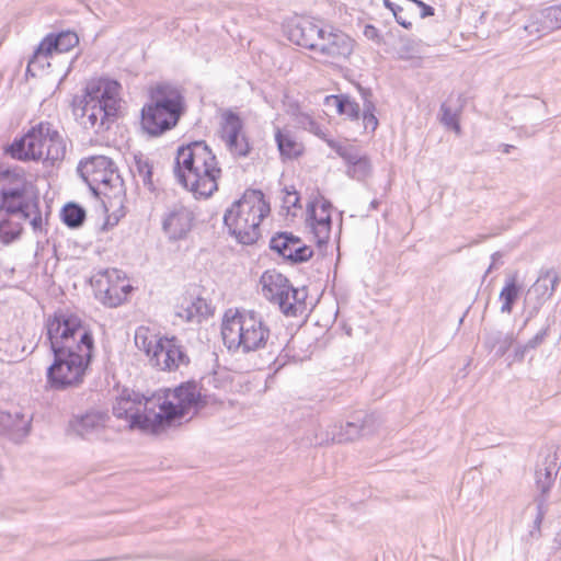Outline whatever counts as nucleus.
<instances>
[{"label": "nucleus", "mask_w": 561, "mask_h": 561, "mask_svg": "<svg viewBox=\"0 0 561 561\" xmlns=\"http://www.w3.org/2000/svg\"><path fill=\"white\" fill-rule=\"evenodd\" d=\"M37 53H44V55L51 56L53 53H57V42L55 36H46L36 48Z\"/></svg>", "instance_id": "nucleus-38"}, {"label": "nucleus", "mask_w": 561, "mask_h": 561, "mask_svg": "<svg viewBox=\"0 0 561 561\" xmlns=\"http://www.w3.org/2000/svg\"><path fill=\"white\" fill-rule=\"evenodd\" d=\"M485 16V12H483L480 16V19L482 20L483 18Z\"/></svg>", "instance_id": "nucleus-57"}, {"label": "nucleus", "mask_w": 561, "mask_h": 561, "mask_svg": "<svg viewBox=\"0 0 561 561\" xmlns=\"http://www.w3.org/2000/svg\"><path fill=\"white\" fill-rule=\"evenodd\" d=\"M55 38L57 42V53L68 51L79 42L77 34L72 32L60 33Z\"/></svg>", "instance_id": "nucleus-35"}, {"label": "nucleus", "mask_w": 561, "mask_h": 561, "mask_svg": "<svg viewBox=\"0 0 561 561\" xmlns=\"http://www.w3.org/2000/svg\"><path fill=\"white\" fill-rule=\"evenodd\" d=\"M194 221L193 211L183 206L174 205L169 209L162 220L163 231L171 240H180L186 237Z\"/></svg>", "instance_id": "nucleus-20"}, {"label": "nucleus", "mask_w": 561, "mask_h": 561, "mask_svg": "<svg viewBox=\"0 0 561 561\" xmlns=\"http://www.w3.org/2000/svg\"><path fill=\"white\" fill-rule=\"evenodd\" d=\"M363 122L365 129L375 130L378 126V119L373 113V105L368 104L365 106L364 113H363Z\"/></svg>", "instance_id": "nucleus-39"}, {"label": "nucleus", "mask_w": 561, "mask_h": 561, "mask_svg": "<svg viewBox=\"0 0 561 561\" xmlns=\"http://www.w3.org/2000/svg\"><path fill=\"white\" fill-rule=\"evenodd\" d=\"M517 335H515L513 332H496L486 339L485 344L491 350H495V355L497 357H503L505 354H507L508 350L515 345Z\"/></svg>", "instance_id": "nucleus-29"}, {"label": "nucleus", "mask_w": 561, "mask_h": 561, "mask_svg": "<svg viewBox=\"0 0 561 561\" xmlns=\"http://www.w3.org/2000/svg\"><path fill=\"white\" fill-rule=\"evenodd\" d=\"M332 204L323 197L317 198L308 205L306 222L319 245L329 241L331 234Z\"/></svg>", "instance_id": "nucleus-18"}, {"label": "nucleus", "mask_w": 561, "mask_h": 561, "mask_svg": "<svg viewBox=\"0 0 561 561\" xmlns=\"http://www.w3.org/2000/svg\"><path fill=\"white\" fill-rule=\"evenodd\" d=\"M105 425V414L100 412H89L75 422V431L82 437L93 432H98Z\"/></svg>", "instance_id": "nucleus-27"}, {"label": "nucleus", "mask_w": 561, "mask_h": 561, "mask_svg": "<svg viewBox=\"0 0 561 561\" xmlns=\"http://www.w3.org/2000/svg\"><path fill=\"white\" fill-rule=\"evenodd\" d=\"M337 98H339V95H328V96H325V99H324L325 106L334 108L335 103L330 102V99H337Z\"/></svg>", "instance_id": "nucleus-53"}, {"label": "nucleus", "mask_w": 561, "mask_h": 561, "mask_svg": "<svg viewBox=\"0 0 561 561\" xmlns=\"http://www.w3.org/2000/svg\"><path fill=\"white\" fill-rule=\"evenodd\" d=\"M138 171H139V175L142 179L144 184L150 185L151 176H152L151 167L147 162L138 163Z\"/></svg>", "instance_id": "nucleus-42"}, {"label": "nucleus", "mask_w": 561, "mask_h": 561, "mask_svg": "<svg viewBox=\"0 0 561 561\" xmlns=\"http://www.w3.org/2000/svg\"><path fill=\"white\" fill-rule=\"evenodd\" d=\"M91 284L96 297L111 308L122 305L133 290L125 274L116 268L99 272L92 277Z\"/></svg>", "instance_id": "nucleus-13"}, {"label": "nucleus", "mask_w": 561, "mask_h": 561, "mask_svg": "<svg viewBox=\"0 0 561 561\" xmlns=\"http://www.w3.org/2000/svg\"><path fill=\"white\" fill-rule=\"evenodd\" d=\"M62 220L64 222L71 228H77L81 226L85 219V211L82 207L75 205V204H68L64 207L62 213Z\"/></svg>", "instance_id": "nucleus-31"}, {"label": "nucleus", "mask_w": 561, "mask_h": 561, "mask_svg": "<svg viewBox=\"0 0 561 561\" xmlns=\"http://www.w3.org/2000/svg\"><path fill=\"white\" fill-rule=\"evenodd\" d=\"M377 420L374 415H366L359 422H346L345 425H334L331 431V440L334 443L352 442L360 436L369 435L375 432Z\"/></svg>", "instance_id": "nucleus-21"}, {"label": "nucleus", "mask_w": 561, "mask_h": 561, "mask_svg": "<svg viewBox=\"0 0 561 561\" xmlns=\"http://www.w3.org/2000/svg\"><path fill=\"white\" fill-rule=\"evenodd\" d=\"M221 335L230 352L248 354L265 347L270 328L262 316L252 310L230 309L225 312Z\"/></svg>", "instance_id": "nucleus-6"}, {"label": "nucleus", "mask_w": 561, "mask_h": 561, "mask_svg": "<svg viewBox=\"0 0 561 561\" xmlns=\"http://www.w3.org/2000/svg\"><path fill=\"white\" fill-rule=\"evenodd\" d=\"M205 404L201 387L195 382H185L150 398L125 389L113 405V414L125 419L130 428L158 434L168 427L180 425Z\"/></svg>", "instance_id": "nucleus-1"}, {"label": "nucleus", "mask_w": 561, "mask_h": 561, "mask_svg": "<svg viewBox=\"0 0 561 561\" xmlns=\"http://www.w3.org/2000/svg\"><path fill=\"white\" fill-rule=\"evenodd\" d=\"M419 54V44L416 41L402 36L399 38L398 47H397V55L398 58L408 60L413 59Z\"/></svg>", "instance_id": "nucleus-33"}, {"label": "nucleus", "mask_w": 561, "mask_h": 561, "mask_svg": "<svg viewBox=\"0 0 561 561\" xmlns=\"http://www.w3.org/2000/svg\"><path fill=\"white\" fill-rule=\"evenodd\" d=\"M31 416L19 411L11 413L0 411V427L10 433L14 440H19L28 434Z\"/></svg>", "instance_id": "nucleus-22"}, {"label": "nucleus", "mask_w": 561, "mask_h": 561, "mask_svg": "<svg viewBox=\"0 0 561 561\" xmlns=\"http://www.w3.org/2000/svg\"><path fill=\"white\" fill-rule=\"evenodd\" d=\"M377 205H378V202H376V201H374V202L371 203V206H373L374 208H376V207H377Z\"/></svg>", "instance_id": "nucleus-56"}, {"label": "nucleus", "mask_w": 561, "mask_h": 561, "mask_svg": "<svg viewBox=\"0 0 561 561\" xmlns=\"http://www.w3.org/2000/svg\"><path fill=\"white\" fill-rule=\"evenodd\" d=\"M244 133L243 122L240 116L232 111H225L221 114L219 137L225 141L232 139Z\"/></svg>", "instance_id": "nucleus-25"}, {"label": "nucleus", "mask_w": 561, "mask_h": 561, "mask_svg": "<svg viewBox=\"0 0 561 561\" xmlns=\"http://www.w3.org/2000/svg\"><path fill=\"white\" fill-rule=\"evenodd\" d=\"M327 144L344 160L347 176L356 181H365L373 174L370 158L362 153L357 147L335 140H327Z\"/></svg>", "instance_id": "nucleus-16"}, {"label": "nucleus", "mask_w": 561, "mask_h": 561, "mask_svg": "<svg viewBox=\"0 0 561 561\" xmlns=\"http://www.w3.org/2000/svg\"><path fill=\"white\" fill-rule=\"evenodd\" d=\"M559 469V458L556 453L547 454L536 466L535 483L541 493L540 496L535 500L537 514L534 524L538 530L547 512V494L554 482Z\"/></svg>", "instance_id": "nucleus-15"}, {"label": "nucleus", "mask_w": 561, "mask_h": 561, "mask_svg": "<svg viewBox=\"0 0 561 561\" xmlns=\"http://www.w3.org/2000/svg\"><path fill=\"white\" fill-rule=\"evenodd\" d=\"M313 121L314 119L312 118V116L309 115L308 113L300 112L296 116L297 124L304 129H307L309 124H311Z\"/></svg>", "instance_id": "nucleus-46"}, {"label": "nucleus", "mask_w": 561, "mask_h": 561, "mask_svg": "<svg viewBox=\"0 0 561 561\" xmlns=\"http://www.w3.org/2000/svg\"><path fill=\"white\" fill-rule=\"evenodd\" d=\"M514 11H499L494 15L493 27L495 28V34H500L503 28H505L510 23Z\"/></svg>", "instance_id": "nucleus-37"}, {"label": "nucleus", "mask_w": 561, "mask_h": 561, "mask_svg": "<svg viewBox=\"0 0 561 561\" xmlns=\"http://www.w3.org/2000/svg\"><path fill=\"white\" fill-rule=\"evenodd\" d=\"M31 224L32 226L36 229L38 228L41 225H42V217L39 214H36L32 219H31Z\"/></svg>", "instance_id": "nucleus-52"}, {"label": "nucleus", "mask_w": 561, "mask_h": 561, "mask_svg": "<svg viewBox=\"0 0 561 561\" xmlns=\"http://www.w3.org/2000/svg\"><path fill=\"white\" fill-rule=\"evenodd\" d=\"M306 130L322 138L325 142H327V140H331L330 138H327V134L324 133L322 127L316 121H313L311 124H309V126Z\"/></svg>", "instance_id": "nucleus-44"}, {"label": "nucleus", "mask_w": 561, "mask_h": 561, "mask_svg": "<svg viewBox=\"0 0 561 561\" xmlns=\"http://www.w3.org/2000/svg\"><path fill=\"white\" fill-rule=\"evenodd\" d=\"M560 277L554 270L542 271L536 282L527 289L524 298L526 319L523 328L535 318L541 307L550 299L559 284Z\"/></svg>", "instance_id": "nucleus-14"}, {"label": "nucleus", "mask_w": 561, "mask_h": 561, "mask_svg": "<svg viewBox=\"0 0 561 561\" xmlns=\"http://www.w3.org/2000/svg\"><path fill=\"white\" fill-rule=\"evenodd\" d=\"M3 215L5 213L0 216V242L10 244L20 236L21 227L16 221L4 218Z\"/></svg>", "instance_id": "nucleus-30"}, {"label": "nucleus", "mask_w": 561, "mask_h": 561, "mask_svg": "<svg viewBox=\"0 0 561 561\" xmlns=\"http://www.w3.org/2000/svg\"><path fill=\"white\" fill-rule=\"evenodd\" d=\"M8 151L19 160H42L54 164L65 158L66 142L50 123L41 122L23 137L14 140Z\"/></svg>", "instance_id": "nucleus-8"}, {"label": "nucleus", "mask_w": 561, "mask_h": 561, "mask_svg": "<svg viewBox=\"0 0 561 561\" xmlns=\"http://www.w3.org/2000/svg\"><path fill=\"white\" fill-rule=\"evenodd\" d=\"M347 99L348 96L346 95H339L337 99H330V102L335 103L334 110L336 111V113L342 115L343 110H345Z\"/></svg>", "instance_id": "nucleus-47"}, {"label": "nucleus", "mask_w": 561, "mask_h": 561, "mask_svg": "<svg viewBox=\"0 0 561 561\" xmlns=\"http://www.w3.org/2000/svg\"><path fill=\"white\" fill-rule=\"evenodd\" d=\"M548 328L542 329L539 331L535 336L529 339L525 343H517L515 342V345L513 346V351L511 354H508V366H511L514 363H522L531 351L539 347L546 340L548 335Z\"/></svg>", "instance_id": "nucleus-24"}, {"label": "nucleus", "mask_w": 561, "mask_h": 561, "mask_svg": "<svg viewBox=\"0 0 561 561\" xmlns=\"http://www.w3.org/2000/svg\"><path fill=\"white\" fill-rule=\"evenodd\" d=\"M512 148H513L512 145H503V152L510 153Z\"/></svg>", "instance_id": "nucleus-55"}, {"label": "nucleus", "mask_w": 561, "mask_h": 561, "mask_svg": "<svg viewBox=\"0 0 561 561\" xmlns=\"http://www.w3.org/2000/svg\"><path fill=\"white\" fill-rule=\"evenodd\" d=\"M135 345L146 354L152 367L162 371H174L190 362L178 339L159 335L147 327L136 330Z\"/></svg>", "instance_id": "nucleus-10"}, {"label": "nucleus", "mask_w": 561, "mask_h": 561, "mask_svg": "<svg viewBox=\"0 0 561 561\" xmlns=\"http://www.w3.org/2000/svg\"><path fill=\"white\" fill-rule=\"evenodd\" d=\"M54 360L46 370L47 386L67 390L80 386L90 365L94 340L89 325L73 313H55L45 324Z\"/></svg>", "instance_id": "nucleus-2"}, {"label": "nucleus", "mask_w": 561, "mask_h": 561, "mask_svg": "<svg viewBox=\"0 0 561 561\" xmlns=\"http://www.w3.org/2000/svg\"><path fill=\"white\" fill-rule=\"evenodd\" d=\"M402 11H394V18H396V21L401 25L403 26L404 28H411L412 26V23L408 20H405L400 13Z\"/></svg>", "instance_id": "nucleus-49"}, {"label": "nucleus", "mask_w": 561, "mask_h": 561, "mask_svg": "<svg viewBox=\"0 0 561 561\" xmlns=\"http://www.w3.org/2000/svg\"><path fill=\"white\" fill-rule=\"evenodd\" d=\"M270 247L273 251L293 263L308 261L313 254V250L310 247L306 245L299 238L288 232H280L273 237L271 239Z\"/></svg>", "instance_id": "nucleus-19"}, {"label": "nucleus", "mask_w": 561, "mask_h": 561, "mask_svg": "<svg viewBox=\"0 0 561 561\" xmlns=\"http://www.w3.org/2000/svg\"><path fill=\"white\" fill-rule=\"evenodd\" d=\"M442 111V123L448 127L454 129L457 134H460V125L458 122V115L455 111L448 107L446 104H443L440 107Z\"/></svg>", "instance_id": "nucleus-36"}, {"label": "nucleus", "mask_w": 561, "mask_h": 561, "mask_svg": "<svg viewBox=\"0 0 561 561\" xmlns=\"http://www.w3.org/2000/svg\"><path fill=\"white\" fill-rule=\"evenodd\" d=\"M289 39L298 46L314 51L323 62L339 65L352 55L354 41L332 26L302 19L289 30Z\"/></svg>", "instance_id": "nucleus-5"}, {"label": "nucleus", "mask_w": 561, "mask_h": 561, "mask_svg": "<svg viewBox=\"0 0 561 561\" xmlns=\"http://www.w3.org/2000/svg\"><path fill=\"white\" fill-rule=\"evenodd\" d=\"M101 561H110V559H102Z\"/></svg>", "instance_id": "nucleus-58"}, {"label": "nucleus", "mask_w": 561, "mask_h": 561, "mask_svg": "<svg viewBox=\"0 0 561 561\" xmlns=\"http://www.w3.org/2000/svg\"><path fill=\"white\" fill-rule=\"evenodd\" d=\"M224 144L228 151L234 157H247L251 150L245 133L234 137L232 141H225Z\"/></svg>", "instance_id": "nucleus-32"}, {"label": "nucleus", "mask_w": 561, "mask_h": 561, "mask_svg": "<svg viewBox=\"0 0 561 561\" xmlns=\"http://www.w3.org/2000/svg\"><path fill=\"white\" fill-rule=\"evenodd\" d=\"M275 141L279 153L285 159L299 157L304 151V146L296 139V136L287 128H276Z\"/></svg>", "instance_id": "nucleus-23"}, {"label": "nucleus", "mask_w": 561, "mask_h": 561, "mask_svg": "<svg viewBox=\"0 0 561 561\" xmlns=\"http://www.w3.org/2000/svg\"><path fill=\"white\" fill-rule=\"evenodd\" d=\"M299 204V195L293 190L285 188L283 196V207L289 211L291 208L297 207Z\"/></svg>", "instance_id": "nucleus-40"}, {"label": "nucleus", "mask_w": 561, "mask_h": 561, "mask_svg": "<svg viewBox=\"0 0 561 561\" xmlns=\"http://www.w3.org/2000/svg\"><path fill=\"white\" fill-rule=\"evenodd\" d=\"M306 130L322 138L325 142H327V140H331L330 138H327V134L324 133L322 127L316 121H313L311 124H309V126Z\"/></svg>", "instance_id": "nucleus-43"}, {"label": "nucleus", "mask_w": 561, "mask_h": 561, "mask_svg": "<svg viewBox=\"0 0 561 561\" xmlns=\"http://www.w3.org/2000/svg\"><path fill=\"white\" fill-rule=\"evenodd\" d=\"M175 176L195 196L209 197L218 190L221 169L216 156L205 141H194L179 148Z\"/></svg>", "instance_id": "nucleus-3"}, {"label": "nucleus", "mask_w": 561, "mask_h": 561, "mask_svg": "<svg viewBox=\"0 0 561 561\" xmlns=\"http://www.w3.org/2000/svg\"><path fill=\"white\" fill-rule=\"evenodd\" d=\"M383 4L386 8L390 9L393 14H394V11H402V9L399 5H396L390 0H383Z\"/></svg>", "instance_id": "nucleus-51"}, {"label": "nucleus", "mask_w": 561, "mask_h": 561, "mask_svg": "<svg viewBox=\"0 0 561 561\" xmlns=\"http://www.w3.org/2000/svg\"><path fill=\"white\" fill-rule=\"evenodd\" d=\"M183 113V98L170 84L151 89L150 103L141 110V126L151 136H159L174 127Z\"/></svg>", "instance_id": "nucleus-9"}, {"label": "nucleus", "mask_w": 561, "mask_h": 561, "mask_svg": "<svg viewBox=\"0 0 561 561\" xmlns=\"http://www.w3.org/2000/svg\"><path fill=\"white\" fill-rule=\"evenodd\" d=\"M260 283L263 296L276 304L285 316H296L304 309L305 290L294 288L282 273L268 270L263 273Z\"/></svg>", "instance_id": "nucleus-11"}, {"label": "nucleus", "mask_w": 561, "mask_h": 561, "mask_svg": "<svg viewBox=\"0 0 561 561\" xmlns=\"http://www.w3.org/2000/svg\"><path fill=\"white\" fill-rule=\"evenodd\" d=\"M78 172L95 194L119 188L122 179L114 162L105 156H93L80 161Z\"/></svg>", "instance_id": "nucleus-12"}, {"label": "nucleus", "mask_w": 561, "mask_h": 561, "mask_svg": "<svg viewBox=\"0 0 561 561\" xmlns=\"http://www.w3.org/2000/svg\"><path fill=\"white\" fill-rule=\"evenodd\" d=\"M209 313V307L207 302L202 298H195L187 300L185 305L181 306L178 311V316L186 321L199 322L202 318Z\"/></svg>", "instance_id": "nucleus-28"}, {"label": "nucleus", "mask_w": 561, "mask_h": 561, "mask_svg": "<svg viewBox=\"0 0 561 561\" xmlns=\"http://www.w3.org/2000/svg\"><path fill=\"white\" fill-rule=\"evenodd\" d=\"M414 3L422 9L421 18L424 19V18H427V16L434 15V9L431 5L424 3L421 0H414Z\"/></svg>", "instance_id": "nucleus-48"}, {"label": "nucleus", "mask_w": 561, "mask_h": 561, "mask_svg": "<svg viewBox=\"0 0 561 561\" xmlns=\"http://www.w3.org/2000/svg\"><path fill=\"white\" fill-rule=\"evenodd\" d=\"M306 130L322 138L325 142H327V140H331L330 138H327V134L324 133L322 127L316 121H313L311 124H309V126Z\"/></svg>", "instance_id": "nucleus-45"}, {"label": "nucleus", "mask_w": 561, "mask_h": 561, "mask_svg": "<svg viewBox=\"0 0 561 561\" xmlns=\"http://www.w3.org/2000/svg\"><path fill=\"white\" fill-rule=\"evenodd\" d=\"M522 287L517 284V275L513 274L506 277L504 287L500 291L501 312L510 314L517 301Z\"/></svg>", "instance_id": "nucleus-26"}, {"label": "nucleus", "mask_w": 561, "mask_h": 561, "mask_svg": "<svg viewBox=\"0 0 561 561\" xmlns=\"http://www.w3.org/2000/svg\"><path fill=\"white\" fill-rule=\"evenodd\" d=\"M365 35L368 37V38H375L377 37V28L371 26V25H367L365 27Z\"/></svg>", "instance_id": "nucleus-50"}, {"label": "nucleus", "mask_w": 561, "mask_h": 561, "mask_svg": "<svg viewBox=\"0 0 561 561\" xmlns=\"http://www.w3.org/2000/svg\"><path fill=\"white\" fill-rule=\"evenodd\" d=\"M121 89L117 81L107 78L89 81L84 95L73 104L80 124L95 133L107 130L119 108Z\"/></svg>", "instance_id": "nucleus-4"}, {"label": "nucleus", "mask_w": 561, "mask_h": 561, "mask_svg": "<svg viewBox=\"0 0 561 561\" xmlns=\"http://www.w3.org/2000/svg\"><path fill=\"white\" fill-rule=\"evenodd\" d=\"M359 105L348 98L345 104V110H343L342 115H345L351 119H357L359 117Z\"/></svg>", "instance_id": "nucleus-41"}, {"label": "nucleus", "mask_w": 561, "mask_h": 561, "mask_svg": "<svg viewBox=\"0 0 561 561\" xmlns=\"http://www.w3.org/2000/svg\"><path fill=\"white\" fill-rule=\"evenodd\" d=\"M500 256H501V254H500L499 252L493 253V254H492V260H493V262H495ZM493 264H494V263H492V264L490 265V267L488 268L486 273H489V272L493 268Z\"/></svg>", "instance_id": "nucleus-54"}, {"label": "nucleus", "mask_w": 561, "mask_h": 561, "mask_svg": "<svg viewBox=\"0 0 561 561\" xmlns=\"http://www.w3.org/2000/svg\"><path fill=\"white\" fill-rule=\"evenodd\" d=\"M561 28V4L534 12L519 30L520 38H540Z\"/></svg>", "instance_id": "nucleus-17"}, {"label": "nucleus", "mask_w": 561, "mask_h": 561, "mask_svg": "<svg viewBox=\"0 0 561 561\" xmlns=\"http://www.w3.org/2000/svg\"><path fill=\"white\" fill-rule=\"evenodd\" d=\"M270 210V204L261 191L247 190L226 210L224 222L239 243L253 244L261 237V224Z\"/></svg>", "instance_id": "nucleus-7"}, {"label": "nucleus", "mask_w": 561, "mask_h": 561, "mask_svg": "<svg viewBox=\"0 0 561 561\" xmlns=\"http://www.w3.org/2000/svg\"><path fill=\"white\" fill-rule=\"evenodd\" d=\"M48 58L49 56L44 55V53L35 51L28 61L26 69L27 73H31L33 77H35L39 71H44L50 66Z\"/></svg>", "instance_id": "nucleus-34"}]
</instances>
